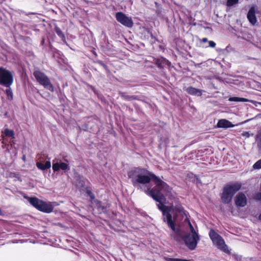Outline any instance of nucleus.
<instances>
[{
	"label": "nucleus",
	"mask_w": 261,
	"mask_h": 261,
	"mask_svg": "<svg viewBox=\"0 0 261 261\" xmlns=\"http://www.w3.org/2000/svg\"><path fill=\"white\" fill-rule=\"evenodd\" d=\"M133 185L138 189L143 190L159 204H164L165 195L171 193V188L152 172L141 168H134L127 173Z\"/></svg>",
	"instance_id": "f257e3e1"
},
{
	"label": "nucleus",
	"mask_w": 261,
	"mask_h": 261,
	"mask_svg": "<svg viewBox=\"0 0 261 261\" xmlns=\"http://www.w3.org/2000/svg\"><path fill=\"white\" fill-rule=\"evenodd\" d=\"M166 216V221L168 223V226L172 230L170 234L171 239L178 243L184 241L189 249L194 250L197 247L200 240L199 234L187 233L182 229L176 228L171 220V216L168 214Z\"/></svg>",
	"instance_id": "f03ea898"
},
{
	"label": "nucleus",
	"mask_w": 261,
	"mask_h": 261,
	"mask_svg": "<svg viewBox=\"0 0 261 261\" xmlns=\"http://www.w3.org/2000/svg\"><path fill=\"white\" fill-rule=\"evenodd\" d=\"M157 206L162 212L163 221L167 225L168 223L166 221V215L169 214L171 216V220L175 227V220L178 215H180L182 217L184 216L187 217V212L184 210V207L180 204H178L175 206L173 205L167 206L164 204H158Z\"/></svg>",
	"instance_id": "7ed1b4c3"
},
{
	"label": "nucleus",
	"mask_w": 261,
	"mask_h": 261,
	"mask_svg": "<svg viewBox=\"0 0 261 261\" xmlns=\"http://www.w3.org/2000/svg\"><path fill=\"white\" fill-rule=\"evenodd\" d=\"M242 184L238 182L225 186L221 195V199L223 202L226 204L230 203L234 194L240 190Z\"/></svg>",
	"instance_id": "20e7f679"
},
{
	"label": "nucleus",
	"mask_w": 261,
	"mask_h": 261,
	"mask_svg": "<svg viewBox=\"0 0 261 261\" xmlns=\"http://www.w3.org/2000/svg\"><path fill=\"white\" fill-rule=\"evenodd\" d=\"M33 75L37 82L43 86L45 89H48L51 92H54V87L51 84L49 79L43 72L39 70L34 71Z\"/></svg>",
	"instance_id": "39448f33"
},
{
	"label": "nucleus",
	"mask_w": 261,
	"mask_h": 261,
	"mask_svg": "<svg viewBox=\"0 0 261 261\" xmlns=\"http://www.w3.org/2000/svg\"><path fill=\"white\" fill-rule=\"evenodd\" d=\"M209 236L214 244L219 249L226 253H230L227 246L225 244L224 239L220 235L216 232L214 230L212 229L209 232Z\"/></svg>",
	"instance_id": "423d86ee"
},
{
	"label": "nucleus",
	"mask_w": 261,
	"mask_h": 261,
	"mask_svg": "<svg viewBox=\"0 0 261 261\" xmlns=\"http://www.w3.org/2000/svg\"><path fill=\"white\" fill-rule=\"evenodd\" d=\"M14 81L13 73L4 67H0V85L9 88Z\"/></svg>",
	"instance_id": "0eeeda50"
},
{
	"label": "nucleus",
	"mask_w": 261,
	"mask_h": 261,
	"mask_svg": "<svg viewBox=\"0 0 261 261\" xmlns=\"http://www.w3.org/2000/svg\"><path fill=\"white\" fill-rule=\"evenodd\" d=\"M115 17L118 22L126 27L130 28L134 25L132 17L126 16L123 12L116 13Z\"/></svg>",
	"instance_id": "6e6552de"
},
{
	"label": "nucleus",
	"mask_w": 261,
	"mask_h": 261,
	"mask_svg": "<svg viewBox=\"0 0 261 261\" xmlns=\"http://www.w3.org/2000/svg\"><path fill=\"white\" fill-rule=\"evenodd\" d=\"M255 13H257V7L254 5L249 9L247 14V18L252 25H256L257 21Z\"/></svg>",
	"instance_id": "1a4fd4ad"
},
{
	"label": "nucleus",
	"mask_w": 261,
	"mask_h": 261,
	"mask_svg": "<svg viewBox=\"0 0 261 261\" xmlns=\"http://www.w3.org/2000/svg\"><path fill=\"white\" fill-rule=\"evenodd\" d=\"M235 203L237 206L244 207L247 204V198L245 195L242 193H239L235 198Z\"/></svg>",
	"instance_id": "9d476101"
},
{
	"label": "nucleus",
	"mask_w": 261,
	"mask_h": 261,
	"mask_svg": "<svg viewBox=\"0 0 261 261\" xmlns=\"http://www.w3.org/2000/svg\"><path fill=\"white\" fill-rule=\"evenodd\" d=\"M54 210V206L51 204L50 202H45L43 201H42V202L40 205L39 211L46 213H49L53 212Z\"/></svg>",
	"instance_id": "9b49d317"
},
{
	"label": "nucleus",
	"mask_w": 261,
	"mask_h": 261,
	"mask_svg": "<svg viewBox=\"0 0 261 261\" xmlns=\"http://www.w3.org/2000/svg\"><path fill=\"white\" fill-rule=\"evenodd\" d=\"M55 160H53V170L54 172L58 171L59 169L62 170H69V167L68 165L65 163H55Z\"/></svg>",
	"instance_id": "f8f14e48"
},
{
	"label": "nucleus",
	"mask_w": 261,
	"mask_h": 261,
	"mask_svg": "<svg viewBox=\"0 0 261 261\" xmlns=\"http://www.w3.org/2000/svg\"><path fill=\"white\" fill-rule=\"evenodd\" d=\"M217 126L218 128H226L229 127H232L234 126V125L232 124L230 121L225 119H222L218 121Z\"/></svg>",
	"instance_id": "ddd939ff"
},
{
	"label": "nucleus",
	"mask_w": 261,
	"mask_h": 261,
	"mask_svg": "<svg viewBox=\"0 0 261 261\" xmlns=\"http://www.w3.org/2000/svg\"><path fill=\"white\" fill-rule=\"evenodd\" d=\"M186 91L191 95L196 96H201L202 95V90L196 89L193 87H189L186 89Z\"/></svg>",
	"instance_id": "4468645a"
},
{
	"label": "nucleus",
	"mask_w": 261,
	"mask_h": 261,
	"mask_svg": "<svg viewBox=\"0 0 261 261\" xmlns=\"http://www.w3.org/2000/svg\"><path fill=\"white\" fill-rule=\"evenodd\" d=\"M28 200L29 202L35 208L39 210L40 205L42 200L39 199L37 197L29 198Z\"/></svg>",
	"instance_id": "2eb2a0df"
},
{
	"label": "nucleus",
	"mask_w": 261,
	"mask_h": 261,
	"mask_svg": "<svg viewBox=\"0 0 261 261\" xmlns=\"http://www.w3.org/2000/svg\"><path fill=\"white\" fill-rule=\"evenodd\" d=\"M119 95L125 100L132 101L133 100L138 99V96L136 95H129L126 93L123 92H119Z\"/></svg>",
	"instance_id": "dca6fc26"
},
{
	"label": "nucleus",
	"mask_w": 261,
	"mask_h": 261,
	"mask_svg": "<svg viewBox=\"0 0 261 261\" xmlns=\"http://www.w3.org/2000/svg\"><path fill=\"white\" fill-rule=\"evenodd\" d=\"M36 166L37 168L41 170H45L49 169L51 167V163L50 161H46L44 165L43 163L40 162L36 163Z\"/></svg>",
	"instance_id": "f3484780"
},
{
	"label": "nucleus",
	"mask_w": 261,
	"mask_h": 261,
	"mask_svg": "<svg viewBox=\"0 0 261 261\" xmlns=\"http://www.w3.org/2000/svg\"><path fill=\"white\" fill-rule=\"evenodd\" d=\"M75 179L76 186L80 188H83L85 187L86 179L84 177L78 175L75 176Z\"/></svg>",
	"instance_id": "a211bd4d"
},
{
	"label": "nucleus",
	"mask_w": 261,
	"mask_h": 261,
	"mask_svg": "<svg viewBox=\"0 0 261 261\" xmlns=\"http://www.w3.org/2000/svg\"><path fill=\"white\" fill-rule=\"evenodd\" d=\"M185 221H187L189 226V227H190V231L189 232H186L187 233H190V234H198V230H196L194 227L193 226V225L191 224L190 220L188 219V218L187 217L186 220H185Z\"/></svg>",
	"instance_id": "6ab92c4d"
},
{
	"label": "nucleus",
	"mask_w": 261,
	"mask_h": 261,
	"mask_svg": "<svg viewBox=\"0 0 261 261\" xmlns=\"http://www.w3.org/2000/svg\"><path fill=\"white\" fill-rule=\"evenodd\" d=\"M55 32L58 36L60 37L62 40H65V37L64 33L57 25H55Z\"/></svg>",
	"instance_id": "aec40b11"
},
{
	"label": "nucleus",
	"mask_w": 261,
	"mask_h": 261,
	"mask_svg": "<svg viewBox=\"0 0 261 261\" xmlns=\"http://www.w3.org/2000/svg\"><path fill=\"white\" fill-rule=\"evenodd\" d=\"M229 100L230 101H237V102H246L249 100L245 98H241L238 97H231L229 98Z\"/></svg>",
	"instance_id": "412c9836"
},
{
	"label": "nucleus",
	"mask_w": 261,
	"mask_h": 261,
	"mask_svg": "<svg viewBox=\"0 0 261 261\" xmlns=\"http://www.w3.org/2000/svg\"><path fill=\"white\" fill-rule=\"evenodd\" d=\"M5 93L6 94L7 98L10 100H12L13 98V94L10 87L9 88H7V89L6 90Z\"/></svg>",
	"instance_id": "4be33fe9"
},
{
	"label": "nucleus",
	"mask_w": 261,
	"mask_h": 261,
	"mask_svg": "<svg viewBox=\"0 0 261 261\" xmlns=\"http://www.w3.org/2000/svg\"><path fill=\"white\" fill-rule=\"evenodd\" d=\"M5 134L6 136L8 137L14 138V132L13 130L9 129L8 128H6L5 130Z\"/></svg>",
	"instance_id": "5701e85b"
},
{
	"label": "nucleus",
	"mask_w": 261,
	"mask_h": 261,
	"mask_svg": "<svg viewBox=\"0 0 261 261\" xmlns=\"http://www.w3.org/2000/svg\"><path fill=\"white\" fill-rule=\"evenodd\" d=\"M95 63L98 64L101 66L107 71H109L108 67L101 61L98 60L95 62Z\"/></svg>",
	"instance_id": "b1692460"
},
{
	"label": "nucleus",
	"mask_w": 261,
	"mask_h": 261,
	"mask_svg": "<svg viewBox=\"0 0 261 261\" xmlns=\"http://www.w3.org/2000/svg\"><path fill=\"white\" fill-rule=\"evenodd\" d=\"M253 168L254 169H261V159L257 161L253 166Z\"/></svg>",
	"instance_id": "393cba45"
},
{
	"label": "nucleus",
	"mask_w": 261,
	"mask_h": 261,
	"mask_svg": "<svg viewBox=\"0 0 261 261\" xmlns=\"http://www.w3.org/2000/svg\"><path fill=\"white\" fill-rule=\"evenodd\" d=\"M239 0H227V6L231 7L238 3Z\"/></svg>",
	"instance_id": "a878e982"
},
{
	"label": "nucleus",
	"mask_w": 261,
	"mask_h": 261,
	"mask_svg": "<svg viewBox=\"0 0 261 261\" xmlns=\"http://www.w3.org/2000/svg\"><path fill=\"white\" fill-rule=\"evenodd\" d=\"M87 193L90 197L91 200H94L95 199V195L90 190H87Z\"/></svg>",
	"instance_id": "bb28decb"
},
{
	"label": "nucleus",
	"mask_w": 261,
	"mask_h": 261,
	"mask_svg": "<svg viewBox=\"0 0 261 261\" xmlns=\"http://www.w3.org/2000/svg\"><path fill=\"white\" fill-rule=\"evenodd\" d=\"M208 46L214 48L216 46V43L213 41H210L208 42Z\"/></svg>",
	"instance_id": "cd10ccee"
},
{
	"label": "nucleus",
	"mask_w": 261,
	"mask_h": 261,
	"mask_svg": "<svg viewBox=\"0 0 261 261\" xmlns=\"http://www.w3.org/2000/svg\"><path fill=\"white\" fill-rule=\"evenodd\" d=\"M255 199H257V200H261V192L257 194L256 196H255Z\"/></svg>",
	"instance_id": "c85d7f7f"
},
{
	"label": "nucleus",
	"mask_w": 261,
	"mask_h": 261,
	"mask_svg": "<svg viewBox=\"0 0 261 261\" xmlns=\"http://www.w3.org/2000/svg\"><path fill=\"white\" fill-rule=\"evenodd\" d=\"M207 41V38H203L201 40V42H203V43L206 42Z\"/></svg>",
	"instance_id": "c756f323"
},
{
	"label": "nucleus",
	"mask_w": 261,
	"mask_h": 261,
	"mask_svg": "<svg viewBox=\"0 0 261 261\" xmlns=\"http://www.w3.org/2000/svg\"><path fill=\"white\" fill-rule=\"evenodd\" d=\"M22 160H23L24 161H25V155H23V156H22Z\"/></svg>",
	"instance_id": "7c9ffc66"
},
{
	"label": "nucleus",
	"mask_w": 261,
	"mask_h": 261,
	"mask_svg": "<svg viewBox=\"0 0 261 261\" xmlns=\"http://www.w3.org/2000/svg\"><path fill=\"white\" fill-rule=\"evenodd\" d=\"M258 220L261 221V214L258 216Z\"/></svg>",
	"instance_id": "2f4dec72"
},
{
	"label": "nucleus",
	"mask_w": 261,
	"mask_h": 261,
	"mask_svg": "<svg viewBox=\"0 0 261 261\" xmlns=\"http://www.w3.org/2000/svg\"><path fill=\"white\" fill-rule=\"evenodd\" d=\"M257 13H259L261 14V10L260 11H258L257 10Z\"/></svg>",
	"instance_id": "473e14b6"
},
{
	"label": "nucleus",
	"mask_w": 261,
	"mask_h": 261,
	"mask_svg": "<svg viewBox=\"0 0 261 261\" xmlns=\"http://www.w3.org/2000/svg\"><path fill=\"white\" fill-rule=\"evenodd\" d=\"M64 160L66 162H68V160L67 159H64Z\"/></svg>",
	"instance_id": "72a5a7b5"
},
{
	"label": "nucleus",
	"mask_w": 261,
	"mask_h": 261,
	"mask_svg": "<svg viewBox=\"0 0 261 261\" xmlns=\"http://www.w3.org/2000/svg\"><path fill=\"white\" fill-rule=\"evenodd\" d=\"M0 215H2L1 210L0 209Z\"/></svg>",
	"instance_id": "f704fd0d"
},
{
	"label": "nucleus",
	"mask_w": 261,
	"mask_h": 261,
	"mask_svg": "<svg viewBox=\"0 0 261 261\" xmlns=\"http://www.w3.org/2000/svg\"><path fill=\"white\" fill-rule=\"evenodd\" d=\"M96 201H97V202H99V203L100 202V201H97V200H96Z\"/></svg>",
	"instance_id": "c9c22d12"
}]
</instances>
